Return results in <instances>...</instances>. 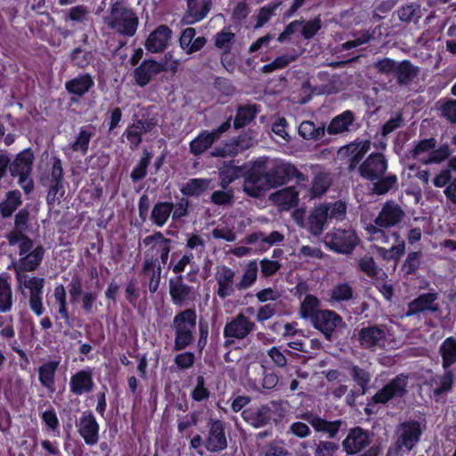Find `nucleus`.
<instances>
[{
	"label": "nucleus",
	"instance_id": "1",
	"mask_svg": "<svg viewBox=\"0 0 456 456\" xmlns=\"http://www.w3.org/2000/svg\"><path fill=\"white\" fill-rule=\"evenodd\" d=\"M301 419L310 424L315 432L326 434L329 440L313 438L305 440L299 444L301 456H336L339 451L338 443L331 441L335 438L343 424L341 419L328 420L311 411L301 415Z\"/></svg>",
	"mask_w": 456,
	"mask_h": 456
},
{
	"label": "nucleus",
	"instance_id": "2",
	"mask_svg": "<svg viewBox=\"0 0 456 456\" xmlns=\"http://www.w3.org/2000/svg\"><path fill=\"white\" fill-rule=\"evenodd\" d=\"M423 430L419 420L410 419L401 422L395 428V440L389 447L387 456H400L409 453L419 443Z\"/></svg>",
	"mask_w": 456,
	"mask_h": 456
},
{
	"label": "nucleus",
	"instance_id": "3",
	"mask_svg": "<svg viewBox=\"0 0 456 456\" xmlns=\"http://www.w3.org/2000/svg\"><path fill=\"white\" fill-rule=\"evenodd\" d=\"M243 170V191L249 197L259 198L265 192L267 160L258 159L253 161L250 167L246 164Z\"/></svg>",
	"mask_w": 456,
	"mask_h": 456
},
{
	"label": "nucleus",
	"instance_id": "4",
	"mask_svg": "<svg viewBox=\"0 0 456 456\" xmlns=\"http://www.w3.org/2000/svg\"><path fill=\"white\" fill-rule=\"evenodd\" d=\"M329 341L337 340L347 331V325L343 318L333 310L323 309L312 322Z\"/></svg>",
	"mask_w": 456,
	"mask_h": 456
},
{
	"label": "nucleus",
	"instance_id": "5",
	"mask_svg": "<svg viewBox=\"0 0 456 456\" xmlns=\"http://www.w3.org/2000/svg\"><path fill=\"white\" fill-rule=\"evenodd\" d=\"M198 316L194 307L178 312L173 318L171 328L175 332L174 342H194Z\"/></svg>",
	"mask_w": 456,
	"mask_h": 456
},
{
	"label": "nucleus",
	"instance_id": "6",
	"mask_svg": "<svg viewBox=\"0 0 456 456\" xmlns=\"http://www.w3.org/2000/svg\"><path fill=\"white\" fill-rule=\"evenodd\" d=\"M360 239L352 229H334L325 236V244L332 251L339 254H351L359 244Z\"/></svg>",
	"mask_w": 456,
	"mask_h": 456
},
{
	"label": "nucleus",
	"instance_id": "7",
	"mask_svg": "<svg viewBox=\"0 0 456 456\" xmlns=\"http://www.w3.org/2000/svg\"><path fill=\"white\" fill-rule=\"evenodd\" d=\"M300 176H302V173L292 164L278 160L271 164L267 162L265 191L271 188H277L293 178Z\"/></svg>",
	"mask_w": 456,
	"mask_h": 456
},
{
	"label": "nucleus",
	"instance_id": "8",
	"mask_svg": "<svg viewBox=\"0 0 456 456\" xmlns=\"http://www.w3.org/2000/svg\"><path fill=\"white\" fill-rule=\"evenodd\" d=\"M208 431L204 440V446L208 452L216 453L228 447L225 422L218 419H209Z\"/></svg>",
	"mask_w": 456,
	"mask_h": 456
},
{
	"label": "nucleus",
	"instance_id": "9",
	"mask_svg": "<svg viewBox=\"0 0 456 456\" xmlns=\"http://www.w3.org/2000/svg\"><path fill=\"white\" fill-rule=\"evenodd\" d=\"M408 376L399 374L379 389L370 399L373 404H386L394 398H401L407 393Z\"/></svg>",
	"mask_w": 456,
	"mask_h": 456
},
{
	"label": "nucleus",
	"instance_id": "10",
	"mask_svg": "<svg viewBox=\"0 0 456 456\" xmlns=\"http://www.w3.org/2000/svg\"><path fill=\"white\" fill-rule=\"evenodd\" d=\"M370 444L371 436L369 430L355 426L348 430L341 446L346 455H356L370 447Z\"/></svg>",
	"mask_w": 456,
	"mask_h": 456
},
{
	"label": "nucleus",
	"instance_id": "11",
	"mask_svg": "<svg viewBox=\"0 0 456 456\" xmlns=\"http://www.w3.org/2000/svg\"><path fill=\"white\" fill-rule=\"evenodd\" d=\"M171 301L175 306H183L196 298L195 289L184 282L183 275H175L168 281Z\"/></svg>",
	"mask_w": 456,
	"mask_h": 456
},
{
	"label": "nucleus",
	"instance_id": "12",
	"mask_svg": "<svg viewBox=\"0 0 456 456\" xmlns=\"http://www.w3.org/2000/svg\"><path fill=\"white\" fill-rule=\"evenodd\" d=\"M388 163L381 152L370 153L359 166V175L365 180L374 182L384 175L387 170Z\"/></svg>",
	"mask_w": 456,
	"mask_h": 456
},
{
	"label": "nucleus",
	"instance_id": "13",
	"mask_svg": "<svg viewBox=\"0 0 456 456\" xmlns=\"http://www.w3.org/2000/svg\"><path fill=\"white\" fill-rule=\"evenodd\" d=\"M77 432L86 445H95L99 441L100 425L91 411H86L77 422Z\"/></svg>",
	"mask_w": 456,
	"mask_h": 456
},
{
	"label": "nucleus",
	"instance_id": "14",
	"mask_svg": "<svg viewBox=\"0 0 456 456\" xmlns=\"http://www.w3.org/2000/svg\"><path fill=\"white\" fill-rule=\"evenodd\" d=\"M403 209L394 200H387L379 211L378 216L374 219L377 226L383 228H391L400 224L404 217Z\"/></svg>",
	"mask_w": 456,
	"mask_h": 456
},
{
	"label": "nucleus",
	"instance_id": "15",
	"mask_svg": "<svg viewBox=\"0 0 456 456\" xmlns=\"http://www.w3.org/2000/svg\"><path fill=\"white\" fill-rule=\"evenodd\" d=\"M45 255V248L38 245L31 252L20 256V259L13 264V270L17 280L22 281L23 272H34L42 263Z\"/></svg>",
	"mask_w": 456,
	"mask_h": 456
},
{
	"label": "nucleus",
	"instance_id": "16",
	"mask_svg": "<svg viewBox=\"0 0 456 456\" xmlns=\"http://www.w3.org/2000/svg\"><path fill=\"white\" fill-rule=\"evenodd\" d=\"M65 89L71 95L73 103L78 102L94 86V80L89 73H79L75 77L65 82Z\"/></svg>",
	"mask_w": 456,
	"mask_h": 456
},
{
	"label": "nucleus",
	"instance_id": "17",
	"mask_svg": "<svg viewBox=\"0 0 456 456\" xmlns=\"http://www.w3.org/2000/svg\"><path fill=\"white\" fill-rule=\"evenodd\" d=\"M172 29L167 25L158 26L146 38L145 49L151 53L164 52L172 37Z\"/></svg>",
	"mask_w": 456,
	"mask_h": 456
},
{
	"label": "nucleus",
	"instance_id": "18",
	"mask_svg": "<svg viewBox=\"0 0 456 456\" xmlns=\"http://www.w3.org/2000/svg\"><path fill=\"white\" fill-rule=\"evenodd\" d=\"M356 117L354 111L350 110H344L340 114L335 116L327 126V133L330 135H337L359 128V125H355Z\"/></svg>",
	"mask_w": 456,
	"mask_h": 456
},
{
	"label": "nucleus",
	"instance_id": "19",
	"mask_svg": "<svg viewBox=\"0 0 456 456\" xmlns=\"http://www.w3.org/2000/svg\"><path fill=\"white\" fill-rule=\"evenodd\" d=\"M165 70L164 64L152 59L144 60L134 70V81L139 86L144 87L151 82L153 76Z\"/></svg>",
	"mask_w": 456,
	"mask_h": 456
},
{
	"label": "nucleus",
	"instance_id": "20",
	"mask_svg": "<svg viewBox=\"0 0 456 456\" xmlns=\"http://www.w3.org/2000/svg\"><path fill=\"white\" fill-rule=\"evenodd\" d=\"M235 271L229 266L222 265L216 274V280L217 283V289L216 294L221 298L225 299L226 297L234 294L236 289L234 283Z\"/></svg>",
	"mask_w": 456,
	"mask_h": 456
},
{
	"label": "nucleus",
	"instance_id": "21",
	"mask_svg": "<svg viewBox=\"0 0 456 456\" xmlns=\"http://www.w3.org/2000/svg\"><path fill=\"white\" fill-rule=\"evenodd\" d=\"M94 387V382L91 369L80 370L70 377L69 390L75 395L91 393Z\"/></svg>",
	"mask_w": 456,
	"mask_h": 456
},
{
	"label": "nucleus",
	"instance_id": "22",
	"mask_svg": "<svg viewBox=\"0 0 456 456\" xmlns=\"http://www.w3.org/2000/svg\"><path fill=\"white\" fill-rule=\"evenodd\" d=\"M254 327V322L244 314H240L225 325L224 333L225 338L242 339L250 333Z\"/></svg>",
	"mask_w": 456,
	"mask_h": 456
},
{
	"label": "nucleus",
	"instance_id": "23",
	"mask_svg": "<svg viewBox=\"0 0 456 456\" xmlns=\"http://www.w3.org/2000/svg\"><path fill=\"white\" fill-rule=\"evenodd\" d=\"M437 299L436 293H422L408 304V309L404 314L405 317H411L425 311L436 312L437 306L434 303Z\"/></svg>",
	"mask_w": 456,
	"mask_h": 456
},
{
	"label": "nucleus",
	"instance_id": "24",
	"mask_svg": "<svg viewBox=\"0 0 456 456\" xmlns=\"http://www.w3.org/2000/svg\"><path fill=\"white\" fill-rule=\"evenodd\" d=\"M245 165H235L234 160L224 161L218 167L219 186L223 190H226L229 185L237 179L243 177V170Z\"/></svg>",
	"mask_w": 456,
	"mask_h": 456
},
{
	"label": "nucleus",
	"instance_id": "25",
	"mask_svg": "<svg viewBox=\"0 0 456 456\" xmlns=\"http://www.w3.org/2000/svg\"><path fill=\"white\" fill-rule=\"evenodd\" d=\"M273 202L282 211H288L297 206L299 195L295 186H289L277 191L270 196Z\"/></svg>",
	"mask_w": 456,
	"mask_h": 456
},
{
	"label": "nucleus",
	"instance_id": "26",
	"mask_svg": "<svg viewBox=\"0 0 456 456\" xmlns=\"http://www.w3.org/2000/svg\"><path fill=\"white\" fill-rule=\"evenodd\" d=\"M35 155L31 148H27L19 152L12 162L10 161V175L16 177L20 173L31 174Z\"/></svg>",
	"mask_w": 456,
	"mask_h": 456
},
{
	"label": "nucleus",
	"instance_id": "27",
	"mask_svg": "<svg viewBox=\"0 0 456 456\" xmlns=\"http://www.w3.org/2000/svg\"><path fill=\"white\" fill-rule=\"evenodd\" d=\"M370 149L369 142H362L359 143H351L341 148L340 152H344L348 156L347 169L353 172L362 163V159Z\"/></svg>",
	"mask_w": 456,
	"mask_h": 456
},
{
	"label": "nucleus",
	"instance_id": "28",
	"mask_svg": "<svg viewBox=\"0 0 456 456\" xmlns=\"http://www.w3.org/2000/svg\"><path fill=\"white\" fill-rule=\"evenodd\" d=\"M144 246L152 244L151 249L156 248L159 252V264L166 265L171 250L172 240L166 238L161 232H154L146 236L142 240Z\"/></svg>",
	"mask_w": 456,
	"mask_h": 456
},
{
	"label": "nucleus",
	"instance_id": "29",
	"mask_svg": "<svg viewBox=\"0 0 456 456\" xmlns=\"http://www.w3.org/2000/svg\"><path fill=\"white\" fill-rule=\"evenodd\" d=\"M243 419L254 428L266 426L272 419V411L268 405H261L256 409H246L242 411Z\"/></svg>",
	"mask_w": 456,
	"mask_h": 456
},
{
	"label": "nucleus",
	"instance_id": "30",
	"mask_svg": "<svg viewBox=\"0 0 456 456\" xmlns=\"http://www.w3.org/2000/svg\"><path fill=\"white\" fill-rule=\"evenodd\" d=\"M212 7V0H202L200 8L197 0H187V11L183 20L186 24H195L204 20Z\"/></svg>",
	"mask_w": 456,
	"mask_h": 456
},
{
	"label": "nucleus",
	"instance_id": "31",
	"mask_svg": "<svg viewBox=\"0 0 456 456\" xmlns=\"http://www.w3.org/2000/svg\"><path fill=\"white\" fill-rule=\"evenodd\" d=\"M59 364L57 360L48 361L40 365L37 370L41 386L50 392L55 391V373Z\"/></svg>",
	"mask_w": 456,
	"mask_h": 456
},
{
	"label": "nucleus",
	"instance_id": "32",
	"mask_svg": "<svg viewBox=\"0 0 456 456\" xmlns=\"http://www.w3.org/2000/svg\"><path fill=\"white\" fill-rule=\"evenodd\" d=\"M53 297L56 305L55 319H61L66 325L69 326L71 324V318L68 310L67 291L62 284H58L54 287Z\"/></svg>",
	"mask_w": 456,
	"mask_h": 456
},
{
	"label": "nucleus",
	"instance_id": "33",
	"mask_svg": "<svg viewBox=\"0 0 456 456\" xmlns=\"http://www.w3.org/2000/svg\"><path fill=\"white\" fill-rule=\"evenodd\" d=\"M21 205V192L17 189L8 191L5 193L4 199L0 202L1 216L4 219L11 217Z\"/></svg>",
	"mask_w": 456,
	"mask_h": 456
},
{
	"label": "nucleus",
	"instance_id": "34",
	"mask_svg": "<svg viewBox=\"0 0 456 456\" xmlns=\"http://www.w3.org/2000/svg\"><path fill=\"white\" fill-rule=\"evenodd\" d=\"M329 207L322 204L313 209L308 217L309 231L314 235H320L323 232L327 222Z\"/></svg>",
	"mask_w": 456,
	"mask_h": 456
},
{
	"label": "nucleus",
	"instance_id": "35",
	"mask_svg": "<svg viewBox=\"0 0 456 456\" xmlns=\"http://www.w3.org/2000/svg\"><path fill=\"white\" fill-rule=\"evenodd\" d=\"M259 112V107L256 104L239 105L233 120L235 129L245 127L249 125Z\"/></svg>",
	"mask_w": 456,
	"mask_h": 456
},
{
	"label": "nucleus",
	"instance_id": "36",
	"mask_svg": "<svg viewBox=\"0 0 456 456\" xmlns=\"http://www.w3.org/2000/svg\"><path fill=\"white\" fill-rule=\"evenodd\" d=\"M419 75V68L409 60H403L396 65L395 76L400 86L410 85Z\"/></svg>",
	"mask_w": 456,
	"mask_h": 456
},
{
	"label": "nucleus",
	"instance_id": "37",
	"mask_svg": "<svg viewBox=\"0 0 456 456\" xmlns=\"http://www.w3.org/2000/svg\"><path fill=\"white\" fill-rule=\"evenodd\" d=\"M139 20L136 14L129 9H123L118 20V31L126 37H133L137 30Z\"/></svg>",
	"mask_w": 456,
	"mask_h": 456
},
{
	"label": "nucleus",
	"instance_id": "38",
	"mask_svg": "<svg viewBox=\"0 0 456 456\" xmlns=\"http://www.w3.org/2000/svg\"><path fill=\"white\" fill-rule=\"evenodd\" d=\"M174 209V203L169 201H158L154 204L151 213V220L158 227H163Z\"/></svg>",
	"mask_w": 456,
	"mask_h": 456
},
{
	"label": "nucleus",
	"instance_id": "39",
	"mask_svg": "<svg viewBox=\"0 0 456 456\" xmlns=\"http://www.w3.org/2000/svg\"><path fill=\"white\" fill-rule=\"evenodd\" d=\"M321 301L312 294H307L300 304V316L303 319L310 320L311 323L317 318L322 309H319Z\"/></svg>",
	"mask_w": 456,
	"mask_h": 456
},
{
	"label": "nucleus",
	"instance_id": "40",
	"mask_svg": "<svg viewBox=\"0 0 456 456\" xmlns=\"http://www.w3.org/2000/svg\"><path fill=\"white\" fill-rule=\"evenodd\" d=\"M211 180L208 178H191L180 189L183 197H200L209 187Z\"/></svg>",
	"mask_w": 456,
	"mask_h": 456
},
{
	"label": "nucleus",
	"instance_id": "41",
	"mask_svg": "<svg viewBox=\"0 0 456 456\" xmlns=\"http://www.w3.org/2000/svg\"><path fill=\"white\" fill-rule=\"evenodd\" d=\"M392 235L395 238V245L392 246L388 249L383 247H377L378 253L386 261H397L405 253L404 240L401 239L399 233L396 232H394Z\"/></svg>",
	"mask_w": 456,
	"mask_h": 456
},
{
	"label": "nucleus",
	"instance_id": "42",
	"mask_svg": "<svg viewBox=\"0 0 456 456\" xmlns=\"http://www.w3.org/2000/svg\"><path fill=\"white\" fill-rule=\"evenodd\" d=\"M258 266L256 260H250L246 265L241 279L235 284L237 290L251 288L257 280Z\"/></svg>",
	"mask_w": 456,
	"mask_h": 456
},
{
	"label": "nucleus",
	"instance_id": "43",
	"mask_svg": "<svg viewBox=\"0 0 456 456\" xmlns=\"http://www.w3.org/2000/svg\"><path fill=\"white\" fill-rule=\"evenodd\" d=\"M142 124L140 118L134 120V122L126 127L124 135L126 136L131 150H135L142 142V135L144 133L141 129Z\"/></svg>",
	"mask_w": 456,
	"mask_h": 456
},
{
	"label": "nucleus",
	"instance_id": "44",
	"mask_svg": "<svg viewBox=\"0 0 456 456\" xmlns=\"http://www.w3.org/2000/svg\"><path fill=\"white\" fill-rule=\"evenodd\" d=\"M324 134V125L316 126L313 121H303L298 126V134L305 140H320Z\"/></svg>",
	"mask_w": 456,
	"mask_h": 456
},
{
	"label": "nucleus",
	"instance_id": "45",
	"mask_svg": "<svg viewBox=\"0 0 456 456\" xmlns=\"http://www.w3.org/2000/svg\"><path fill=\"white\" fill-rule=\"evenodd\" d=\"M214 143L208 134V130H203L190 142V152L193 156H200L210 149Z\"/></svg>",
	"mask_w": 456,
	"mask_h": 456
},
{
	"label": "nucleus",
	"instance_id": "46",
	"mask_svg": "<svg viewBox=\"0 0 456 456\" xmlns=\"http://www.w3.org/2000/svg\"><path fill=\"white\" fill-rule=\"evenodd\" d=\"M151 159L152 153L147 149H144L138 163L135 165L130 174V178L134 183L139 182L146 177L147 169L151 161Z\"/></svg>",
	"mask_w": 456,
	"mask_h": 456
},
{
	"label": "nucleus",
	"instance_id": "47",
	"mask_svg": "<svg viewBox=\"0 0 456 456\" xmlns=\"http://www.w3.org/2000/svg\"><path fill=\"white\" fill-rule=\"evenodd\" d=\"M398 178L395 174L382 175L372 183V192L376 195H384L397 185Z\"/></svg>",
	"mask_w": 456,
	"mask_h": 456
},
{
	"label": "nucleus",
	"instance_id": "48",
	"mask_svg": "<svg viewBox=\"0 0 456 456\" xmlns=\"http://www.w3.org/2000/svg\"><path fill=\"white\" fill-rule=\"evenodd\" d=\"M12 291L7 279L0 277V312L7 313L12 307Z\"/></svg>",
	"mask_w": 456,
	"mask_h": 456
},
{
	"label": "nucleus",
	"instance_id": "49",
	"mask_svg": "<svg viewBox=\"0 0 456 456\" xmlns=\"http://www.w3.org/2000/svg\"><path fill=\"white\" fill-rule=\"evenodd\" d=\"M354 297V289L347 282L337 284L330 291V301L341 303Z\"/></svg>",
	"mask_w": 456,
	"mask_h": 456
},
{
	"label": "nucleus",
	"instance_id": "50",
	"mask_svg": "<svg viewBox=\"0 0 456 456\" xmlns=\"http://www.w3.org/2000/svg\"><path fill=\"white\" fill-rule=\"evenodd\" d=\"M399 19L406 23L414 22L418 23L421 17V11L419 4H409L403 5L397 11Z\"/></svg>",
	"mask_w": 456,
	"mask_h": 456
},
{
	"label": "nucleus",
	"instance_id": "51",
	"mask_svg": "<svg viewBox=\"0 0 456 456\" xmlns=\"http://www.w3.org/2000/svg\"><path fill=\"white\" fill-rule=\"evenodd\" d=\"M94 133L86 127H82L76 138L70 143V149L76 152H81L83 155L86 154L89 149V143Z\"/></svg>",
	"mask_w": 456,
	"mask_h": 456
},
{
	"label": "nucleus",
	"instance_id": "52",
	"mask_svg": "<svg viewBox=\"0 0 456 456\" xmlns=\"http://www.w3.org/2000/svg\"><path fill=\"white\" fill-rule=\"evenodd\" d=\"M359 342H379L386 338V332L378 326L362 328L358 332Z\"/></svg>",
	"mask_w": 456,
	"mask_h": 456
},
{
	"label": "nucleus",
	"instance_id": "53",
	"mask_svg": "<svg viewBox=\"0 0 456 456\" xmlns=\"http://www.w3.org/2000/svg\"><path fill=\"white\" fill-rule=\"evenodd\" d=\"M92 58V52L86 51L82 47H76L69 55L71 64L80 69L86 68L90 64Z\"/></svg>",
	"mask_w": 456,
	"mask_h": 456
},
{
	"label": "nucleus",
	"instance_id": "54",
	"mask_svg": "<svg viewBox=\"0 0 456 456\" xmlns=\"http://www.w3.org/2000/svg\"><path fill=\"white\" fill-rule=\"evenodd\" d=\"M357 268L370 278L376 277L380 271L374 258L369 255L363 256L357 261Z\"/></svg>",
	"mask_w": 456,
	"mask_h": 456
},
{
	"label": "nucleus",
	"instance_id": "55",
	"mask_svg": "<svg viewBox=\"0 0 456 456\" xmlns=\"http://www.w3.org/2000/svg\"><path fill=\"white\" fill-rule=\"evenodd\" d=\"M281 3L272 2L265 6L259 9L256 15V23L255 28H261L267 23L271 18L275 14L276 10L280 6Z\"/></svg>",
	"mask_w": 456,
	"mask_h": 456
},
{
	"label": "nucleus",
	"instance_id": "56",
	"mask_svg": "<svg viewBox=\"0 0 456 456\" xmlns=\"http://www.w3.org/2000/svg\"><path fill=\"white\" fill-rule=\"evenodd\" d=\"M210 396V391L206 386L205 379L202 375L196 378V386L191 392V397L195 402L208 400Z\"/></svg>",
	"mask_w": 456,
	"mask_h": 456
},
{
	"label": "nucleus",
	"instance_id": "57",
	"mask_svg": "<svg viewBox=\"0 0 456 456\" xmlns=\"http://www.w3.org/2000/svg\"><path fill=\"white\" fill-rule=\"evenodd\" d=\"M228 142L235 156H237L252 146V138L244 133L232 138Z\"/></svg>",
	"mask_w": 456,
	"mask_h": 456
},
{
	"label": "nucleus",
	"instance_id": "58",
	"mask_svg": "<svg viewBox=\"0 0 456 456\" xmlns=\"http://www.w3.org/2000/svg\"><path fill=\"white\" fill-rule=\"evenodd\" d=\"M301 26V36L305 40L312 39L322 28V19L320 16H317L305 22L303 21Z\"/></svg>",
	"mask_w": 456,
	"mask_h": 456
},
{
	"label": "nucleus",
	"instance_id": "59",
	"mask_svg": "<svg viewBox=\"0 0 456 456\" xmlns=\"http://www.w3.org/2000/svg\"><path fill=\"white\" fill-rule=\"evenodd\" d=\"M235 34L232 31L222 29L215 36V45L218 49H224V53L230 52L234 42Z\"/></svg>",
	"mask_w": 456,
	"mask_h": 456
},
{
	"label": "nucleus",
	"instance_id": "60",
	"mask_svg": "<svg viewBox=\"0 0 456 456\" xmlns=\"http://www.w3.org/2000/svg\"><path fill=\"white\" fill-rule=\"evenodd\" d=\"M49 189L46 195V203L53 206L57 200L65 194L64 181L49 182Z\"/></svg>",
	"mask_w": 456,
	"mask_h": 456
},
{
	"label": "nucleus",
	"instance_id": "61",
	"mask_svg": "<svg viewBox=\"0 0 456 456\" xmlns=\"http://www.w3.org/2000/svg\"><path fill=\"white\" fill-rule=\"evenodd\" d=\"M41 419L48 430L53 433L59 432L60 421L55 409L53 406H49V408L41 413Z\"/></svg>",
	"mask_w": 456,
	"mask_h": 456
},
{
	"label": "nucleus",
	"instance_id": "62",
	"mask_svg": "<svg viewBox=\"0 0 456 456\" xmlns=\"http://www.w3.org/2000/svg\"><path fill=\"white\" fill-rule=\"evenodd\" d=\"M67 289L69 295L70 304L75 305L84 294L81 278L78 275H74L68 284Z\"/></svg>",
	"mask_w": 456,
	"mask_h": 456
},
{
	"label": "nucleus",
	"instance_id": "63",
	"mask_svg": "<svg viewBox=\"0 0 456 456\" xmlns=\"http://www.w3.org/2000/svg\"><path fill=\"white\" fill-rule=\"evenodd\" d=\"M452 154V150L447 143L442 144L437 149H433L428 159L425 161L426 164H439L447 159Z\"/></svg>",
	"mask_w": 456,
	"mask_h": 456
},
{
	"label": "nucleus",
	"instance_id": "64",
	"mask_svg": "<svg viewBox=\"0 0 456 456\" xmlns=\"http://www.w3.org/2000/svg\"><path fill=\"white\" fill-rule=\"evenodd\" d=\"M421 252L412 251L410 252L403 265V271L407 275H413L419 269Z\"/></svg>",
	"mask_w": 456,
	"mask_h": 456
}]
</instances>
